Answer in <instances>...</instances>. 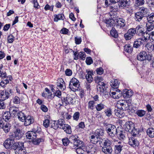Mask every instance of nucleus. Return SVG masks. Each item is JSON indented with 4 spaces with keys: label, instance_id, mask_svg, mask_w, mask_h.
<instances>
[{
    "label": "nucleus",
    "instance_id": "13",
    "mask_svg": "<svg viewBox=\"0 0 154 154\" xmlns=\"http://www.w3.org/2000/svg\"><path fill=\"white\" fill-rule=\"evenodd\" d=\"M24 121V125L26 126H27L33 123L34 122V119L32 117L28 116L26 117Z\"/></svg>",
    "mask_w": 154,
    "mask_h": 154
},
{
    "label": "nucleus",
    "instance_id": "53",
    "mask_svg": "<svg viewBox=\"0 0 154 154\" xmlns=\"http://www.w3.org/2000/svg\"><path fill=\"white\" fill-rule=\"evenodd\" d=\"M50 125L51 126V128H52L55 130L57 129L58 128V126L57 121L52 122L51 123Z\"/></svg>",
    "mask_w": 154,
    "mask_h": 154
},
{
    "label": "nucleus",
    "instance_id": "42",
    "mask_svg": "<svg viewBox=\"0 0 154 154\" xmlns=\"http://www.w3.org/2000/svg\"><path fill=\"white\" fill-rule=\"evenodd\" d=\"M10 113L14 115H16L17 114L18 111V109L14 107H11L9 109Z\"/></svg>",
    "mask_w": 154,
    "mask_h": 154
},
{
    "label": "nucleus",
    "instance_id": "58",
    "mask_svg": "<svg viewBox=\"0 0 154 154\" xmlns=\"http://www.w3.org/2000/svg\"><path fill=\"white\" fill-rule=\"evenodd\" d=\"M14 134L15 133H11L9 135V138H8V139L12 141H13L14 142V140H16V136Z\"/></svg>",
    "mask_w": 154,
    "mask_h": 154
},
{
    "label": "nucleus",
    "instance_id": "57",
    "mask_svg": "<svg viewBox=\"0 0 154 154\" xmlns=\"http://www.w3.org/2000/svg\"><path fill=\"white\" fill-rule=\"evenodd\" d=\"M75 42L76 45H79L82 42V39L80 37L76 36L75 38Z\"/></svg>",
    "mask_w": 154,
    "mask_h": 154
},
{
    "label": "nucleus",
    "instance_id": "59",
    "mask_svg": "<svg viewBox=\"0 0 154 154\" xmlns=\"http://www.w3.org/2000/svg\"><path fill=\"white\" fill-rule=\"evenodd\" d=\"M78 138V136L77 135H72L70 137L69 139L71 141H73L74 143L75 142H77V140H79L77 139Z\"/></svg>",
    "mask_w": 154,
    "mask_h": 154
},
{
    "label": "nucleus",
    "instance_id": "62",
    "mask_svg": "<svg viewBox=\"0 0 154 154\" xmlns=\"http://www.w3.org/2000/svg\"><path fill=\"white\" fill-rule=\"evenodd\" d=\"M86 62L87 65H90L93 63V60L90 57H88L86 58Z\"/></svg>",
    "mask_w": 154,
    "mask_h": 154
},
{
    "label": "nucleus",
    "instance_id": "18",
    "mask_svg": "<svg viewBox=\"0 0 154 154\" xmlns=\"http://www.w3.org/2000/svg\"><path fill=\"white\" fill-rule=\"evenodd\" d=\"M105 84L104 83H100L97 85V90L99 92H103L105 91Z\"/></svg>",
    "mask_w": 154,
    "mask_h": 154
},
{
    "label": "nucleus",
    "instance_id": "46",
    "mask_svg": "<svg viewBox=\"0 0 154 154\" xmlns=\"http://www.w3.org/2000/svg\"><path fill=\"white\" fill-rule=\"evenodd\" d=\"M136 113L138 116L142 117L145 114L146 111L143 110H139L137 111Z\"/></svg>",
    "mask_w": 154,
    "mask_h": 154
},
{
    "label": "nucleus",
    "instance_id": "54",
    "mask_svg": "<svg viewBox=\"0 0 154 154\" xmlns=\"http://www.w3.org/2000/svg\"><path fill=\"white\" fill-rule=\"evenodd\" d=\"M63 144L64 146H67L69 143V140L67 138H65L62 139Z\"/></svg>",
    "mask_w": 154,
    "mask_h": 154
},
{
    "label": "nucleus",
    "instance_id": "29",
    "mask_svg": "<svg viewBox=\"0 0 154 154\" xmlns=\"http://www.w3.org/2000/svg\"><path fill=\"white\" fill-rule=\"evenodd\" d=\"M105 23L107 27H110L114 24V21L112 19H106L105 20Z\"/></svg>",
    "mask_w": 154,
    "mask_h": 154
},
{
    "label": "nucleus",
    "instance_id": "8",
    "mask_svg": "<svg viewBox=\"0 0 154 154\" xmlns=\"http://www.w3.org/2000/svg\"><path fill=\"white\" fill-rule=\"evenodd\" d=\"M136 32V30L135 29L131 28L129 29L127 33L124 35V37L127 40L131 39L135 35Z\"/></svg>",
    "mask_w": 154,
    "mask_h": 154
},
{
    "label": "nucleus",
    "instance_id": "16",
    "mask_svg": "<svg viewBox=\"0 0 154 154\" xmlns=\"http://www.w3.org/2000/svg\"><path fill=\"white\" fill-rule=\"evenodd\" d=\"M14 142L9 139H6L4 142L3 145L6 149H9L12 146H13Z\"/></svg>",
    "mask_w": 154,
    "mask_h": 154
},
{
    "label": "nucleus",
    "instance_id": "26",
    "mask_svg": "<svg viewBox=\"0 0 154 154\" xmlns=\"http://www.w3.org/2000/svg\"><path fill=\"white\" fill-rule=\"evenodd\" d=\"M92 75H93V71H89L88 72L86 75V79L89 83L91 82L93 80V78L92 76Z\"/></svg>",
    "mask_w": 154,
    "mask_h": 154
},
{
    "label": "nucleus",
    "instance_id": "63",
    "mask_svg": "<svg viewBox=\"0 0 154 154\" xmlns=\"http://www.w3.org/2000/svg\"><path fill=\"white\" fill-rule=\"evenodd\" d=\"M65 73L66 75L70 76L72 74V70L70 69H67L65 71Z\"/></svg>",
    "mask_w": 154,
    "mask_h": 154
},
{
    "label": "nucleus",
    "instance_id": "50",
    "mask_svg": "<svg viewBox=\"0 0 154 154\" xmlns=\"http://www.w3.org/2000/svg\"><path fill=\"white\" fill-rule=\"evenodd\" d=\"M95 133L99 136H102L104 134V130L101 128L98 129L96 130Z\"/></svg>",
    "mask_w": 154,
    "mask_h": 154
},
{
    "label": "nucleus",
    "instance_id": "21",
    "mask_svg": "<svg viewBox=\"0 0 154 154\" xmlns=\"http://www.w3.org/2000/svg\"><path fill=\"white\" fill-rule=\"evenodd\" d=\"M116 115L120 118L123 117L125 115V114L124 112V110L119 109H115V110Z\"/></svg>",
    "mask_w": 154,
    "mask_h": 154
},
{
    "label": "nucleus",
    "instance_id": "49",
    "mask_svg": "<svg viewBox=\"0 0 154 154\" xmlns=\"http://www.w3.org/2000/svg\"><path fill=\"white\" fill-rule=\"evenodd\" d=\"M110 34L112 37L115 38H116L118 36L116 30L113 28H112L110 31Z\"/></svg>",
    "mask_w": 154,
    "mask_h": 154
},
{
    "label": "nucleus",
    "instance_id": "6",
    "mask_svg": "<svg viewBox=\"0 0 154 154\" xmlns=\"http://www.w3.org/2000/svg\"><path fill=\"white\" fill-rule=\"evenodd\" d=\"M106 130L108 134L112 137H114L117 133L116 126L112 124H108L106 126Z\"/></svg>",
    "mask_w": 154,
    "mask_h": 154
},
{
    "label": "nucleus",
    "instance_id": "35",
    "mask_svg": "<svg viewBox=\"0 0 154 154\" xmlns=\"http://www.w3.org/2000/svg\"><path fill=\"white\" fill-rule=\"evenodd\" d=\"M14 134L16 136V140H19L22 137L21 134L20 130L19 128H17L14 132Z\"/></svg>",
    "mask_w": 154,
    "mask_h": 154
},
{
    "label": "nucleus",
    "instance_id": "41",
    "mask_svg": "<svg viewBox=\"0 0 154 154\" xmlns=\"http://www.w3.org/2000/svg\"><path fill=\"white\" fill-rule=\"evenodd\" d=\"M54 17V21L55 22H57L58 20H63L64 17L63 15L62 14L55 15Z\"/></svg>",
    "mask_w": 154,
    "mask_h": 154
},
{
    "label": "nucleus",
    "instance_id": "7",
    "mask_svg": "<svg viewBox=\"0 0 154 154\" xmlns=\"http://www.w3.org/2000/svg\"><path fill=\"white\" fill-rule=\"evenodd\" d=\"M61 100L62 104H59L60 106H63V105H65L66 106L68 104H73L74 103L73 98L69 96H68L66 97H63Z\"/></svg>",
    "mask_w": 154,
    "mask_h": 154
},
{
    "label": "nucleus",
    "instance_id": "9",
    "mask_svg": "<svg viewBox=\"0 0 154 154\" xmlns=\"http://www.w3.org/2000/svg\"><path fill=\"white\" fill-rule=\"evenodd\" d=\"M143 36H144V40L146 42L150 39L151 42L154 41V32H152L150 33H144Z\"/></svg>",
    "mask_w": 154,
    "mask_h": 154
},
{
    "label": "nucleus",
    "instance_id": "34",
    "mask_svg": "<svg viewBox=\"0 0 154 154\" xmlns=\"http://www.w3.org/2000/svg\"><path fill=\"white\" fill-rule=\"evenodd\" d=\"M10 117V112L8 111L5 112L2 115V118L5 121L8 120Z\"/></svg>",
    "mask_w": 154,
    "mask_h": 154
},
{
    "label": "nucleus",
    "instance_id": "25",
    "mask_svg": "<svg viewBox=\"0 0 154 154\" xmlns=\"http://www.w3.org/2000/svg\"><path fill=\"white\" fill-rule=\"evenodd\" d=\"M65 132L68 134H70L72 133V129L71 126L68 124H65L64 127L62 128Z\"/></svg>",
    "mask_w": 154,
    "mask_h": 154
},
{
    "label": "nucleus",
    "instance_id": "40",
    "mask_svg": "<svg viewBox=\"0 0 154 154\" xmlns=\"http://www.w3.org/2000/svg\"><path fill=\"white\" fill-rule=\"evenodd\" d=\"M17 116L19 120L23 122L24 121L26 117L23 112H19Z\"/></svg>",
    "mask_w": 154,
    "mask_h": 154
},
{
    "label": "nucleus",
    "instance_id": "47",
    "mask_svg": "<svg viewBox=\"0 0 154 154\" xmlns=\"http://www.w3.org/2000/svg\"><path fill=\"white\" fill-rule=\"evenodd\" d=\"M148 21L149 23H152L154 21V14H151L147 17Z\"/></svg>",
    "mask_w": 154,
    "mask_h": 154
},
{
    "label": "nucleus",
    "instance_id": "23",
    "mask_svg": "<svg viewBox=\"0 0 154 154\" xmlns=\"http://www.w3.org/2000/svg\"><path fill=\"white\" fill-rule=\"evenodd\" d=\"M102 150L103 152L106 154H111L112 152V149L110 146H103Z\"/></svg>",
    "mask_w": 154,
    "mask_h": 154
},
{
    "label": "nucleus",
    "instance_id": "15",
    "mask_svg": "<svg viewBox=\"0 0 154 154\" xmlns=\"http://www.w3.org/2000/svg\"><path fill=\"white\" fill-rule=\"evenodd\" d=\"M9 92L6 91L5 90L2 91L1 92V101H3L7 99L9 97Z\"/></svg>",
    "mask_w": 154,
    "mask_h": 154
},
{
    "label": "nucleus",
    "instance_id": "27",
    "mask_svg": "<svg viewBox=\"0 0 154 154\" xmlns=\"http://www.w3.org/2000/svg\"><path fill=\"white\" fill-rule=\"evenodd\" d=\"M2 124L1 123V127H2V128L3 129L5 133H7L10 130V126L9 123H6V124H3L1 126Z\"/></svg>",
    "mask_w": 154,
    "mask_h": 154
},
{
    "label": "nucleus",
    "instance_id": "28",
    "mask_svg": "<svg viewBox=\"0 0 154 154\" xmlns=\"http://www.w3.org/2000/svg\"><path fill=\"white\" fill-rule=\"evenodd\" d=\"M119 83L117 79H113L110 82V85L112 87L116 88L119 87Z\"/></svg>",
    "mask_w": 154,
    "mask_h": 154
},
{
    "label": "nucleus",
    "instance_id": "2",
    "mask_svg": "<svg viewBox=\"0 0 154 154\" xmlns=\"http://www.w3.org/2000/svg\"><path fill=\"white\" fill-rule=\"evenodd\" d=\"M13 147L15 154H25L26 151L24 146L23 143L21 142L14 143Z\"/></svg>",
    "mask_w": 154,
    "mask_h": 154
},
{
    "label": "nucleus",
    "instance_id": "3",
    "mask_svg": "<svg viewBox=\"0 0 154 154\" xmlns=\"http://www.w3.org/2000/svg\"><path fill=\"white\" fill-rule=\"evenodd\" d=\"M80 83L79 81L76 79L73 78L70 81L69 88L73 91H78L80 87Z\"/></svg>",
    "mask_w": 154,
    "mask_h": 154
},
{
    "label": "nucleus",
    "instance_id": "56",
    "mask_svg": "<svg viewBox=\"0 0 154 154\" xmlns=\"http://www.w3.org/2000/svg\"><path fill=\"white\" fill-rule=\"evenodd\" d=\"M79 116L80 114L79 112H75L73 116V119L77 121L79 119Z\"/></svg>",
    "mask_w": 154,
    "mask_h": 154
},
{
    "label": "nucleus",
    "instance_id": "39",
    "mask_svg": "<svg viewBox=\"0 0 154 154\" xmlns=\"http://www.w3.org/2000/svg\"><path fill=\"white\" fill-rule=\"evenodd\" d=\"M105 115L108 117H110L112 114V109L110 108H108L106 109L104 111Z\"/></svg>",
    "mask_w": 154,
    "mask_h": 154
},
{
    "label": "nucleus",
    "instance_id": "61",
    "mask_svg": "<svg viewBox=\"0 0 154 154\" xmlns=\"http://www.w3.org/2000/svg\"><path fill=\"white\" fill-rule=\"evenodd\" d=\"M49 124L50 122L48 119H45L43 121V125L45 128L48 127L49 125Z\"/></svg>",
    "mask_w": 154,
    "mask_h": 154
},
{
    "label": "nucleus",
    "instance_id": "48",
    "mask_svg": "<svg viewBox=\"0 0 154 154\" xmlns=\"http://www.w3.org/2000/svg\"><path fill=\"white\" fill-rule=\"evenodd\" d=\"M94 81L96 83L98 84H100V83H103L102 82L103 81V79L101 76H97L95 77Z\"/></svg>",
    "mask_w": 154,
    "mask_h": 154
},
{
    "label": "nucleus",
    "instance_id": "5",
    "mask_svg": "<svg viewBox=\"0 0 154 154\" xmlns=\"http://www.w3.org/2000/svg\"><path fill=\"white\" fill-rule=\"evenodd\" d=\"M129 103L127 100H119L117 102L116 106L120 109L126 110L129 108Z\"/></svg>",
    "mask_w": 154,
    "mask_h": 154
},
{
    "label": "nucleus",
    "instance_id": "1",
    "mask_svg": "<svg viewBox=\"0 0 154 154\" xmlns=\"http://www.w3.org/2000/svg\"><path fill=\"white\" fill-rule=\"evenodd\" d=\"M73 143V148L76 149L77 154H85L84 151L86 147L85 146L84 142L79 140Z\"/></svg>",
    "mask_w": 154,
    "mask_h": 154
},
{
    "label": "nucleus",
    "instance_id": "4",
    "mask_svg": "<svg viewBox=\"0 0 154 154\" xmlns=\"http://www.w3.org/2000/svg\"><path fill=\"white\" fill-rule=\"evenodd\" d=\"M125 130L131 133L133 135H135L136 131L135 129L134 125L131 121L126 122L124 126Z\"/></svg>",
    "mask_w": 154,
    "mask_h": 154
},
{
    "label": "nucleus",
    "instance_id": "30",
    "mask_svg": "<svg viewBox=\"0 0 154 154\" xmlns=\"http://www.w3.org/2000/svg\"><path fill=\"white\" fill-rule=\"evenodd\" d=\"M123 146L122 144L115 145V152L116 154H120Z\"/></svg>",
    "mask_w": 154,
    "mask_h": 154
},
{
    "label": "nucleus",
    "instance_id": "55",
    "mask_svg": "<svg viewBox=\"0 0 154 154\" xmlns=\"http://www.w3.org/2000/svg\"><path fill=\"white\" fill-rule=\"evenodd\" d=\"M144 36H143V37H142L141 38L137 39L136 40V41L140 45L143 44V42H146L144 40Z\"/></svg>",
    "mask_w": 154,
    "mask_h": 154
},
{
    "label": "nucleus",
    "instance_id": "17",
    "mask_svg": "<svg viewBox=\"0 0 154 154\" xmlns=\"http://www.w3.org/2000/svg\"><path fill=\"white\" fill-rule=\"evenodd\" d=\"M57 85V87L61 90H63L65 88V83L62 78L58 80Z\"/></svg>",
    "mask_w": 154,
    "mask_h": 154
},
{
    "label": "nucleus",
    "instance_id": "12",
    "mask_svg": "<svg viewBox=\"0 0 154 154\" xmlns=\"http://www.w3.org/2000/svg\"><path fill=\"white\" fill-rule=\"evenodd\" d=\"M96 151V147L91 145L89 146H86L85 150L84 151V154L85 152H87L88 153L90 152L91 154H94Z\"/></svg>",
    "mask_w": 154,
    "mask_h": 154
},
{
    "label": "nucleus",
    "instance_id": "33",
    "mask_svg": "<svg viewBox=\"0 0 154 154\" xmlns=\"http://www.w3.org/2000/svg\"><path fill=\"white\" fill-rule=\"evenodd\" d=\"M133 94V91L131 90L125 89L123 93V96L127 97H130Z\"/></svg>",
    "mask_w": 154,
    "mask_h": 154
},
{
    "label": "nucleus",
    "instance_id": "19",
    "mask_svg": "<svg viewBox=\"0 0 154 154\" xmlns=\"http://www.w3.org/2000/svg\"><path fill=\"white\" fill-rule=\"evenodd\" d=\"M128 143L130 145L135 147L138 145V142L134 137H131L129 139Z\"/></svg>",
    "mask_w": 154,
    "mask_h": 154
},
{
    "label": "nucleus",
    "instance_id": "44",
    "mask_svg": "<svg viewBox=\"0 0 154 154\" xmlns=\"http://www.w3.org/2000/svg\"><path fill=\"white\" fill-rule=\"evenodd\" d=\"M143 16L139 12L135 14V20L136 21H140Z\"/></svg>",
    "mask_w": 154,
    "mask_h": 154
},
{
    "label": "nucleus",
    "instance_id": "11",
    "mask_svg": "<svg viewBox=\"0 0 154 154\" xmlns=\"http://www.w3.org/2000/svg\"><path fill=\"white\" fill-rule=\"evenodd\" d=\"M26 136L27 138L32 140L35 139L37 137L36 133L33 131H29L26 133Z\"/></svg>",
    "mask_w": 154,
    "mask_h": 154
},
{
    "label": "nucleus",
    "instance_id": "37",
    "mask_svg": "<svg viewBox=\"0 0 154 154\" xmlns=\"http://www.w3.org/2000/svg\"><path fill=\"white\" fill-rule=\"evenodd\" d=\"M57 124L58 126V128H62L64 127L65 125V122L64 119H60L58 121H57Z\"/></svg>",
    "mask_w": 154,
    "mask_h": 154
},
{
    "label": "nucleus",
    "instance_id": "60",
    "mask_svg": "<svg viewBox=\"0 0 154 154\" xmlns=\"http://www.w3.org/2000/svg\"><path fill=\"white\" fill-rule=\"evenodd\" d=\"M13 102L15 104H19L20 103V99L17 96H16L13 99Z\"/></svg>",
    "mask_w": 154,
    "mask_h": 154
},
{
    "label": "nucleus",
    "instance_id": "10",
    "mask_svg": "<svg viewBox=\"0 0 154 154\" xmlns=\"http://www.w3.org/2000/svg\"><path fill=\"white\" fill-rule=\"evenodd\" d=\"M112 142L107 138L100 139L99 143L103 145V146H110Z\"/></svg>",
    "mask_w": 154,
    "mask_h": 154
},
{
    "label": "nucleus",
    "instance_id": "51",
    "mask_svg": "<svg viewBox=\"0 0 154 154\" xmlns=\"http://www.w3.org/2000/svg\"><path fill=\"white\" fill-rule=\"evenodd\" d=\"M116 134L117 136L120 139H123L125 137L123 132L121 131H117V133Z\"/></svg>",
    "mask_w": 154,
    "mask_h": 154
},
{
    "label": "nucleus",
    "instance_id": "14",
    "mask_svg": "<svg viewBox=\"0 0 154 154\" xmlns=\"http://www.w3.org/2000/svg\"><path fill=\"white\" fill-rule=\"evenodd\" d=\"M146 55H147V54L145 51H141L138 55L137 59L140 61H144L146 60Z\"/></svg>",
    "mask_w": 154,
    "mask_h": 154
},
{
    "label": "nucleus",
    "instance_id": "64",
    "mask_svg": "<svg viewBox=\"0 0 154 154\" xmlns=\"http://www.w3.org/2000/svg\"><path fill=\"white\" fill-rule=\"evenodd\" d=\"M97 73L99 75H101L103 73V69L101 67L97 68L96 69Z\"/></svg>",
    "mask_w": 154,
    "mask_h": 154
},
{
    "label": "nucleus",
    "instance_id": "45",
    "mask_svg": "<svg viewBox=\"0 0 154 154\" xmlns=\"http://www.w3.org/2000/svg\"><path fill=\"white\" fill-rule=\"evenodd\" d=\"M105 105L102 103L98 104L95 106V108L97 111H100L103 109Z\"/></svg>",
    "mask_w": 154,
    "mask_h": 154
},
{
    "label": "nucleus",
    "instance_id": "52",
    "mask_svg": "<svg viewBox=\"0 0 154 154\" xmlns=\"http://www.w3.org/2000/svg\"><path fill=\"white\" fill-rule=\"evenodd\" d=\"M144 3V0H135V5L137 6L143 5Z\"/></svg>",
    "mask_w": 154,
    "mask_h": 154
},
{
    "label": "nucleus",
    "instance_id": "22",
    "mask_svg": "<svg viewBox=\"0 0 154 154\" xmlns=\"http://www.w3.org/2000/svg\"><path fill=\"white\" fill-rule=\"evenodd\" d=\"M130 0H121L119 2L120 7L124 8L129 5Z\"/></svg>",
    "mask_w": 154,
    "mask_h": 154
},
{
    "label": "nucleus",
    "instance_id": "43",
    "mask_svg": "<svg viewBox=\"0 0 154 154\" xmlns=\"http://www.w3.org/2000/svg\"><path fill=\"white\" fill-rule=\"evenodd\" d=\"M125 50L127 52L130 53L132 51L133 48L129 44L126 45L125 46Z\"/></svg>",
    "mask_w": 154,
    "mask_h": 154
},
{
    "label": "nucleus",
    "instance_id": "31",
    "mask_svg": "<svg viewBox=\"0 0 154 154\" xmlns=\"http://www.w3.org/2000/svg\"><path fill=\"white\" fill-rule=\"evenodd\" d=\"M147 135L150 137H154V128H149L146 131Z\"/></svg>",
    "mask_w": 154,
    "mask_h": 154
},
{
    "label": "nucleus",
    "instance_id": "32",
    "mask_svg": "<svg viewBox=\"0 0 154 154\" xmlns=\"http://www.w3.org/2000/svg\"><path fill=\"white\" fill-rule=\"evenodd\" d=\"M140 11L139 12L143 17L146 16L148 13V10L146 8L141 7L140 8Z\"/></svg>",
    "mask_w": 154,
    "mask_h": 154
},
{
    "label": "nucleus",
    "instance_id": "24",
    "mask_svg": "<svg viewBox=\"0 0 154 154\" xmlns=\"http://www.w3.org/2000/svg\"><path fill=\"white\" fill-rule=\"evenodd\" d=\"M117 24L116 26H120V27H123L125 25V21L122 18H120L117 19Z\"/></svg>",
    "mask_w": 154,
    "mask_h": 154
},
{
    "label": "nucleus",
    "instance_id": "36",
    "mask_svg": "<svg viewBox=\"0 0 154 154\" xmlns=\"http://www.w3.org/2000/svg\"><path fill=\"white\" fill-rule=\"evenodd\" d=\"M90 140L91 142L94 144H96L99 141H100V140H99L98 137L94 135H91V136Z\"/></svg>",
    "mask_w": 154,
    "mask_h": 154
},
{
    "label": "nucleus",
    "instance_id": "20",
    "mask_svg": "<svg viewBox=\"0 0 154 154\" xmlns=\"http://www.w3.org/2000/svg\"><path fill=\"white\" fill-rule=\"evenodd\" d=\"M110 96L114 99H117L122 96V92L119 91V92L117 91L110 92Z\"/></svg>",
    "mask_w": 154,
    "mask_h": 154
},
{
    "label": "nucleus",
    "instance_id": "38",
    "mask_svg": "<svg viewBox=\"0 0 154 154\" xmlns=\"http://www.w3.org/2000/svg\"><path fill=\"white\" fill-rule=\"evenodd\" d=\"M95 102L94 100L89 101L88 103V108L89 109L93 110L95 108Z\"/></svg>",
    "mask_w": 154,
    "mask_h": 154
}]
</instances>
